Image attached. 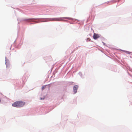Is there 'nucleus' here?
Here are the masks:
<instances>
[{
  "mask_svg": "<svg viewBox=\"0 0 132 132\" xmlns=\"http://www.w3.org/2000/svg\"><path fill=\"white\" fill-rule=\"evenodd\" d=\"M26 75L24 74V75L23 76V77L24 76H25Z\"/></svg>",
  "mask_w": 132,
  "mask_h": 132,
  "instance_id": "2eb2a0df",
  "label": "nucleus"
},
{
  "mask_svg": "<svg viewBox=\"0 0 132 132\" xmlns=\"http://www.w3.org/2000/svg\"><path fill=\"white\" fill-rule=\"evenodd\" d=\"M39 19L38 18H31V19H22L20 20V22L23 21H26L28 22H32V20H36Z\"/></svg>",
  "mask_w": 132,
  "mask_h": 132,
  "instance_id": "20e7f679",
  "label": "nucleus"
},
{
  "mask_svg": "<svg viewBox=\"0 0 132 132\" xmlns=\"http://www.w3.org/2000/svg\"><path fill=\"white\" fill-rule=\"evenodd\" d=\"M50 85V84H49L48 85H44L42 87V90H43L45 88L46 86H49Z\"/></svg>",
  "mask_w": 132,
  "mask_h": 132,
  "instance_id": "6e6552de",
  "label": "nucleus"
},
{
  "mask_svg": "<svg viewBox=\"0 0 132 132\" xmlns=\"http://www.w3.org/2000/svg\"><path fill=\"white\" fill-rule=\"evenodd\" d=\"M79 88V86L77 85H75L73 87V94H75L77 93V90Z\"/></svg>",
  "mask_w": 132,
  "mask_h": 132,
  "instance_id": "39448f33",
  "label": "nucleus"
},
{
  "mask_svg": "<svg viewBox=\"0 0 132 132\" xmlns=\"http://www.w3.org/2000/svg\"><path fill=\"white\" fill-rule=\"evenodd\" d=\"M68 19V20H73L74 19L69 17H63L62 18H42V19H41L40 20L38 21H34V23H36L39 22H43L44 21H66L65 20H60V19Z\"/></svg>",
  "mask_w": 132,
  "mask_h": 132,
  "instance_id": "f257e3e1",
  "label": "nucleus"
},
{
  "mask_svg": "<svg viewBox=\"0 0 132 132\" xmlns=\"http://www.w3.org/2000/svg\"><path fill=\"white\" fill-rule=\"evenodd\" d=\"M121 50V51H123V52H125L126 53H127V54H130V53H132L131 52H129V51H125V50Z\"/></svg>",
  "mask_w": 132,
  "mask_h": 132,
  "instance_id": "0eeeda50",
  "label": "nucleus"
},
{
  "mask_svg": "<svg viewBox=\"0 0 132 132\" xmlns=\"http://www.w3.org/2000/svg\"><path fill=\"white\" fill-rule=\"evenodd\" d=\"M25 104L24 102L19 101L13 103L12 104V106L16 108H20L22 107Z\"/></svg>",
  "mask_w": 132,
  "mask_h": 132,
  "instance_id": "f03ea898",
  "label": "nucleus"
},
{
  "mask_svg": "<svg viewBox=\"0 0 132 132\" xmlns=\"http://www.w3.org/2000/svg\"><path fill=\"white\" fill-rule=\"evenodd\" d=\"M116 1H115L114 2H116Z\"/></svg>",
  "mask_w": 132,
  "mask_h": 132,
  "instance_id": "f3484780",
  "label": "nucleus"
},
{
  "mask_svg": "<svg viewBox=\"0 0 132 132\" xmlns=\"http://www.w3.org/2000/svg\"><path fill=\"white\" fill-rule=\"evenodd\" d=\"M90 38H88L87 39V41H90Z\"/></svg>",
  "mask_w": 132,
  "mask_h": 132,
  "instance_id": "9d476101",
  "label": "nucleus"
},
{
  "mask_svg": "<svg viewBox=\"0 0 132 132\" xmlns=\"http://www.w3.org/2000/svg\"><path fill=\"white\" fill-rule=\"evenodd\" d=\"M100 38H101V39H104V38L102 37H100Z\"/></svg>",
  "mask_w": 132,
  "mask_h": 132,
  "instance_id": "f8f14e48",
  "label": "nucleus"
},
{
  "mask_svg": "<svg viewBox=\"0 0 132 132\" xmlns=\"http://www.w3.org/2000/svg\"><path fill=\"white\" fill-rule=\"evenodd\" d=\"M44 99V98H41L40 100H43Z\"/></svg>",
  "mask_w": 132,
  "mask_h": 132,
  "instance_id": "ddd939ff",
  "label": "nucleus"
},
{
  "mask_svg": "<svg viewBox=\"0 0 132 132\" xmlns=\"http://www.w3.org/2000/svg\"><path fill=\"white\" fill-rule=\"evenodd\" d=\"M5 64L6 68H9L10 66V64L9 59L7 58L6 57H5Z\"/></svg>",
  "mask_w": 132,
  "mask_h": 132,
  "instance_id": "7ed1b4c3",
  "label": "nucleus"
},
{
  "mask_svg": "<svg viewBox=\"0 0 132 132\" xmlns=\"http://www.w3.org/2000/svg\"><path fill=\"white\" fill-rule=\"evenodd\" d=\"M18 9L19 11L20 10V9Z\"/></svg>",
  "mask_w": 132,
  "mask_h": 132,
  "instance_id": "dca6fc26",
  "label": "nucleus"
},
{
  "mask_svg": "<svg viewBox=\"0 0 132 132\" xmlns=\"http://www.w3.org/2000/svg\"><path fill=\"white\" fill-rule=\"evenodd\" d=\"M78 74L82 78H83L82 76V73L81 72H79L78 73Z\"/></svg>",
  "mask_w": 132,
  "mask_h": 132,
  "instance_id": "1a4fd4ad",
  "label": "nucleus"
},
{
  "mask_svg": "<svg viewBox=\"0 0 132 132\" xmlns=\"http://www.w3.org/2000/svg\"><path fill=\"white\" fill-rule=\"evenodd\" d=\"M17 19V20H18V24H19V19L18 18Z\"/></svg>",
  "mask_w": 132,
  "mask_h": 132,
  "instance_id": "4468645a",
  "label": "nucleus"
},
{
  "mask_svg": "<svg viewBox=\"0 0 132 132\" xmlns=\"http://www.w3.org/2000/svg\"><path fill=\"white\" fill-rule=\"evenodd\" d=\"M102 43L104 45V46H105V43H104V42H102Z\"/></svg>",
  "mask_w": 132,
  "mask_h": 132,
  "instance_id": "9b49d317",
  "label": "nucleus"
},
{
  "mask_svg": "<svg viewBox=\"0 0 132 132\" xmlns=\"http://www.w3.org/2000/svg\"><path fill=\"white\" fill-rule=\"evenodd\" d=\"M100 37V35L99 34H96L94 33L93 38V39L95 40L97 39V38H99Z\"/></svg>",
  "mask_w": 132,
  "mask_h": 132,
  "instance_id": "423d86ee",
  "label": "nucleus"
}]
</instances>
